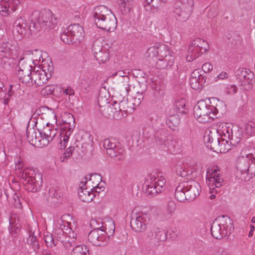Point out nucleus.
<instances>
[{"instance_id": "nucleus-31", "label": "nucleus", "mask_w": 255, "mask_h": 255, "mask_svg": "<svg viewBox=\"0 0 255 255\" xmlns=\"http://www.w3.org/2000/svg\"><path fill=\"white\" fill-rule=\"evenodd\" d=\"M114 140H115L114 138H108L105 139L103 141V146L107 150V153L110 156H115L114 148H116L117 145Z\"/></svg>"}, {"instance_id": "nucleus-30", "label": "nucleus", "mask_w": 255, "mask_h": 255, "mask_svg": "<svg viewBox=\"0 0 255 255\" xmlns=\"http://www.w3.org/2000/svg\"><path fill=\"white\" fill-rule=\"evenodd\" d=\"M157 58H167L168 59L169 56L174 57L172 55L173 52L164 44H157Z\"/></svg>"}, {"instance_id": "nucleus-60", "label": "nucleus", "mask_w": 255, "mask_h": 255, "mask_svg": "<svg viewBox=\"0 0 255 255\" xmlns=\"http://www.w3.org/2000/svg\"><path fill=\"white\" fill-rule=\"evenodd\" d=\"M5 89L4 88L3 84L0 82V100L3 99L5 95Z\"/></svg>"}, {"instance_id": "nucleus-58", "label": "nucleus", "mask_w": 255, "mask_h": 255, "mask_svg": "<svg viewBox=\"0 0 255 255\" xmlns=\"http://www.w3.org/2000/svg\"><path fill=\"white\" fill-rule=\"evenodd\" d=\"M75 149L74 146H70L69 147L66 151L64 153L65 155H66V157L68 158H70L72 153Z\"/></svg>"}, {"instance_id": "nucleus-62", "label": "nucleus", "mask_w": 255, "mask_h": 255, "mask_svg": "<svg viewBox=\"0 0 255 255\" xmlns=\"http://www.w3.org/2000/svg\"><path fill=\"white\" fill-rule=\"evenodd\" d=\"M41 139H46L47 141H48V144L50 141H51L53 139V137H49V135H47V133H44V132L43 131H41Z\"/></svg>"}, {"instance_id": "nucleus-63", "label": "nucleus", "mask_w": 255, "mask_h": 255, "mask_svg": "<svg viewBox=\"0 0 255 255\" xmlns=\"http://www.w3.org/2000/svg\"><path fill=\"white\" fill-rule=\"evenodd\" d=\"M100 183H99L96 187H94L93 192H96L98 193V194L101 192L103 191L102 188H104L103 185H102L101 186H100Z\"/></svg>"}, {"instance_id": "nucleus-59", "label": "nucleus", "mask_w": 255, "mask_h": 255, "mask_svg": "<svg viewBox=\"0 0 255 255\" xmlns=\"http://www.w3.org/2000/svg\"><path fill=\"white\" fill-rule=\"evenodd\" d=\"M118 160H122L125 158V151L123 148L118 147Z\"/></svg>"}, {"instance_id": "nucleus-13", "label": "nucleus", "mask_w": 255, "mask_h": 255, "mask_svg": "<svg viewBox=\"0 0 255 255\" xmlns=\"http://www.w3.org/2000/svg\"><path fill=\"white\" fill-rule=\"evenodd\" d=\"M236 77L241 85L245 86L244 90H249L252 88L255 75L250 69L239 68L236 71Z\"/></svg>"}, {"instance_id": "nucleus-15", "label": "nucleus", "mask_w": 255, "mask_h": 255, "mask_svg": "<svg viewBox=\"0 0 255 255\" xmlns=\"http://www.w3.org/2000/svg\"><path fill=\"white\" fill-rule=\"evenodd\" d=\"M20 3L19 0H0V14L7 16L15 11Z\"/></svg>"}, {"instance_id": "nucleus-46", "label": "nucleus", "mask_w": 255, "mask_h": 255, "mask_svg": "<svg viewBox=\"0 0 255 255\" xmlns=\"http://www.w3.org/2000/svg\"><path fill=\"white\" fill-rule=\"evenodd\" d=\"M206 44L207 43L204 40L201 38H197L193 40L189 45L196 47H199L201 49H204V51H207L209 50L208 45L207 46V48L205 47L203 48V46Z\"/></svg>"}, {"instance_id": "nucleus-28", "label": "nucleus", "mask_w": 255, "mask_h": 255, "mask_svg": "<svg viewBox=\"0 0 255 255\" xmlns=\"http://www.w3.org/2000/svg\"><path fill=\"white\" fill-rule=\"evenodd\" d=\"M202 49L189 45L186 55V60L188 62H192L194 59L199 57L202 53Z\"/></svg>"}, {"instance_id": "nucleus-54", "label": "nucleus", "mask_w": 255, "mask_h": 255, "mask_svg": "<svg viewBox=\"0 0 255 255\" xmlns=\"http://www.w3.org/2000/svg\"><path fill=\"white\" fill-rule=\"evenodd\" d=\"M23 55L29 56V55H41V51L38 49H35L34 50H26L23 53Z\"/></svg>"}, {"instance_id": "nucleus-36", "label": "nucleus", "mask_w": 255, "mask_h": 255, "mask_svg": "<svg viewBox=\"0 0 255 255\" xmlns=\"http://www.w3.org/2000/svg\"><path fill=\"white\" fill-rule=\"evenodd\" d=\"M180 121V118L178 115L173 114L168 117L166 121V125L172 130H174L177 127Z\"/></svg>"}, {"instance_id": "nucleus-7", "label": "nucleus", "mask_w": 255, "mask_h": 255, "mask_svg": "<svg viewBox=\"0 0 255 255\" xmlns=\"http://www.w3.org/2000/svg\"><path fill=\"white\" fill-rule=\"evenodd\" d=\"M83 28L79 24L69 25L61 35V40L66 44L80 43L84 38Z\"/></svg>"}, {"instance_id": "nucleus-50", "label": "nucleus", "mask_w": 255, "mask_h": 255, "mask_svg": "<svg viewBox=\"0 0 255 255\" xmlns=\"http://www.w3.org/2000/svg\"><path fill=\"white\" fill-rule=\"evenodd\" d=\"M246 132L250 135H252L255 133V123L249 122L246 126Z\"/></svg>"}, {"instance_id": "nucleus-61", "label": "nucleus", "mask_w": 255, "mask_h": 255, "mask_svg": "<svg viewBox=\"0 0 255 255\" xmlns=\"http://www.w3.org/2000/svg\"><path fill=\"white\" fill-rule=\"evenodd\" d=\"M200 78V79L203 80L202 75L199 73V72L197 69L195 70L191 74V76L190 78Z\"/></svg>"}, {"instance_id": "nucleus-57", "label": "nucleus", "mask_w": 255, "mask_h": 255, "mask_svg": "<svg viewBox=\"0 0 255 255\" xmlns=\"http://www.w3.org/2000/svg\"><path fill=\"white\" fill-rule=\"evenodd\" d=\"M134 99L135 100L137 99V102L134 103V105H138L140 104L141 100L143 99V96L142 95V93L141 92L140 94L139 93V92H137L136 93V95L134 97Z\"/></svg>"}, {"instance_id": "nucleus-34", "label": "nucleus", "mask_w": 255, "mask_h": 255, "mask_svg": "<svg viewBox=\"0 0 255 255\" xmlns=\"http://www.w3.org/2000/svg\"><path fill=\"white\" fill-rule=\"evenodd\" d=\"M69 122H64L63 123L64 127L62 128V131L65 130L67 131V134L70 135L71 133L73 132L75 125V119L73 116L71 114H69Z\"/></svg>"}, {"instance_id": "nucleus-40", "label": "nucleus", "mask_w": 255, "mask_h": 255, "mask_svg": "<svg viewBox=\"0 0 255 255\" xmlns=\"http://www.w3.org/2000/svg\"><path fill=\"white\" fill-rule=\"evenodd\" d=\"M12 45L8 42H2L0 45V52L4 54L3 56L8 58L12 54Z\"/></svg>"}, {"instance_id": "nucleus-56", "label": "nucleus", "mask_w": 255, "mask_h": 255, "mask_svg": "<svg viewBox=\"0 0 255 255\" xmlns=\"http://www.w3.org/2000/svg\"><path fill=\"white\" fill-rule=\"evenodd\" d=\"M249 150H251V152H249L247 154V157H248L251 161L255 162V148H251Z\"/></svg>"}, {"instance_id": "nucleus-45", "label": "nucleus", "mask_w": 255, "mask_h": 255, "mask_svg": "<svg viewBox=\"0 0 255 255\" xmlns=\"http://www.w3.org/2000/svg\"><path fill=\"white\" fill-rule=\"evenodd\" d=\"M157 44L156 43L153 46L149 47L145 53L146 56L151 58V59L157 58L158 52H157Z\"/></svg>"}, {"instance_id": "nucleus-39", "label": "nucleus", "mask_w": 255, "mask_h": 255, "mask_svg": "<svg viewBox=\"0 0 255 255\" xmlns=\"http://www.w3.org/2000/svg\"><path fill=\"white\" fill-rule=\"evenodd\" d=\"M186 101L184 98H180L176 100L174 102V108L177 113H181L182 114H186Z\"/></svg>"}, {"instance_id": "nucleus-55", "label": "nucleus", "mask_w": 255, "mask_h": 255, "mask_svg": "<svg viewBox=\"0 0 255 255\" xmlns=\"http://www.w3.org/2000/svg\"><path fill=\"white\" fill-rule=\"evenodd\" d=\"M202 69L205 73L209 72L213 69V66L210 63H204L202 67Z\"/></svg>"}, {"instance_id": "nucleus-20", "label": "nucleus", "mask_w": 255, "mask_h": 255, "mask_svg": "<svg viewBox=\"0 0 255 255\" xmlns=\"http://www.w3.org/2000/svg\"><path fill=\"white\" fill-rule=\"evenodd\" d=\"M27 21L24 18L18 17L13 24V30L22 36L25 35L27 33L31 35L29 32V27L27 28Z\"/></svg>"}, {"instance_id": "nucleus-25", "label": "nucleus", "mask_w": 255, "mask_h": 255, "mask_svg": "<svg viewBox=\"0 0 255 255\" xmlns=\"http://www.w3.org/2000/svg\"><path fill=\"white\" fill-rule=\"evenodd\" d=\"M93 49L94 51V56L99 63H105L109 60V54L105 48H102L99 50L98 48H96V44H94L93 46Z\"/></svg>"}, {"instance_id": "nucleus-3", "label": "nucleus", "mask_w": 255, "mask_h": 255, "mask_svg": "<svg viewBox=\"0 0 255 255\" xmlns=\"http://www.w3.org/2000/svg\"><path fill=\"white\" fill-rule=\"evenodd\" d=\"M94 23L99 28L113 31L117 27V20L113 12L104 5L95 7L93 12Z\"/></svg>"}, {"instance_id": "nucleus-18", "label": "nucleus", "mask_w": 255, "mask_h": 255, "mask_svg": "<svg viewBox=\"0 0 255 255\" xmlns=\"http://www.w3.org/2000/svg\"><path fill=\"white\" fill-rule=\"evenodd\" d=\"M175 172L177 176L186 177L192 173V167L187 162L179 161L175 165Z\"/></svg>"}, {"instance_id": "nucleus-23", "label": "nucleus", "mask_w": 255, "mask_h": 255, "mask_svg": "<svg viewBox=\"0 0 255 255\" xmlns=\"http://www.w3.org/2000/svg\"><path fill=\"white\" fill-rule=\"evenodd\" d=\"M220 138V137L218 134L210 131L207 136H204L205 143L208 148L215 151L217 147H219L218 142Z\"/></svg>"}, {"instance_id": "nucleus-47", "label": "nucleus", "mask_w": 255, "mask_h": 255, "mask_svg": "<svg viewBox=\"0 0 255 255\" xmlns=\"http://www.w3.org/2000/svg\"><path fill=\"white\" fill-rule=\"evenodd\" d=\"M72 253H76V254H84V255H89V250L85 245L76 246L72 250Z\"/></svg>"}, {"instance_id": "nucleus-29", "label": "nucleus", "mask_w": 255, "mask_h": 255, "mask_svg": "<svg viewBox=\"0 0 255 255\" xmlns=\"http://www.w3.org/2000/svg\"><path fill=\"white\" fill-rule=\"evenodd\" d=\"M232 131H233L232 128L226 123H221L218 126V128L215 130L220 137L224 136L228 138L231 136Z\"/></svg>"}, {"instance_id": "nucleus-38", "label": "nucleus", "mask_w": 255, "mask_h": 255, "mask_svg": "<svg viewBox=\"0 0 255 255\" xmlns=\"http://www.w3.org/2000/svg\"><path fill=\"white\" fill-rule=\"evenodd\" d=\"M218 142V146L217 147L215 152H227L230 148V145L229 144V141L225 138L220 137Z\"/></svg>"}, {"instance_id": "nucleus-48", "label": "nucleus", "mask_w": 255, "mask_h": 255, "mask_svg": "<svg viewBox=\"0 0 255 255\" xmlns=\"http://www.w3.org/2000/svg\"><path fill=\"white\" fill-rule=\"evenodd\" d=\"M44 241L47 247L52 248L53 246H56L58 244V241L55 240L51 234H47L44 236Z\"/></svg>"}, {"instance_id": "nucleus-32", "label": "nucleus", "mask_w": 255, "mask_h": 255, "mask_svg": "<svg viewBox=\"0 0 255 255\" xmlns=\"http://www.w3.org/2000/svg\"><path fill=\"white\" fill-rule=\"evenodd\" d=\"M9 221L10 224L9 230L10 232H12V234H14L13 232H14V234H15L17 231L20 230L21 227L17 215L16 214L11 215L10 217Z\"/></svg>"}, {"instance_id": "nucleus-49", "label": "nucleus", "mask_w": 255, "mask_h": 255, "mask_svg": "<svg viewBox=\"0 0 255 255\" xmlns=\"http://www.w3.org/2000/svg\"><path fill=\"white\" fill-rule=\"evenodd\" d=\"M126 93L123 91V92H118L116 93V95L115 96L116 101L114 102V103L118 105V104L119 103V102H122L125 99H128V98L127 97Z\"/></svg>"}, {"instance_id": "nucleus-27", "label": "nucleus", "mask_w": 255, "mask_h": 255, "mask_svg": "<svg viewBox=\"0 0 255 255\" xmlns=\"http://www.w3.org/2000/svg\"><path fill=\"white\" fill-rule=\"evenodd\" d=\"M34 75L35 76L34 80V84L38 86H43V84L46 83L49 79L51 78L50 74L46 73L45 69L38 74L35 73Z\"/></svg>"}, {"instance_id": "nucleus-1", "label": "nucleus", "mask_w": 255, "mask_h": 255, "mask_svg": "<svg viewBox=\"0 0 255 255\" xmlns=\"http://www.w3.org/2000/svg\"><path fill=\"white\" fill-rule=\"evenodd\" d=\"M57 19L53 16L49 9H43L34 11L31 16V22L29 24V32L32 35H36L42 29L44 30L54 28Z\"/></svg>"}, {"instance_id": "nucleus-17", "label": "nucleus", "mask_w": 255, "mask_h": 255, "mask_svg": "<svg viewBox=\"0 0 255 255\" xmlns=\"http://www.w3.org/2000/svg\"><path fill=\"white\" fill-rule=\"evenodd\" d=\"M146 219L140 214H133L130 220V226L131 229L136 232H141L146 229Z\"/></svg>"}, {"instance_id": "nucleus-5", "label": "nucleus", "mask_w": 255, "mask_h": 255, "mask_svg": "<svg viewBox=\"0 0 255 255\" xmlns=\"http://www.w3.org/2000/svg\"><path fill=\"white\" fill-rule=\"evenodd\" d=\"M232 228V220L227 216H223L217 218L212 224L211 232L212 235L216 239L220 240L227 236V229Z\"/></svg>"}, {"instance_id": "nucleus-9", "label": "nucleus", "mask_w": 255, "mask_h": 255, "mask_svg": "<svg viewBox=\"0 0 255 255\" xmlns=\"http://www.w3.org/2000/svg\"><path fill=\"white\" fill-rule=\"evenodd\" d=\"M166 181L162 176L155 177L154 175L148 176L144 183L145 192L149 195L155 196L165 188Z\"/></svg>"}, {"instance_id": "nucleus-14", "label": "nucleus", "mask_w": 255, "mask_h": 255, "mask_svg": "<svg viewBox=\"0 0 255 255\" xmlns=\"http://www.w3.org/2000/svg\"><path fill=\"white\" fill-rule=\"evenodd\" d=\"M26 136L29 142L35 147H42L48 144V140L41 139V132L33 128L27 129Z\"/></svg>"}, {"instance_id": "nucleus-37", "label": "nucleus", "mask_w": 255, "mask_h": 255, "mask_svg": "<svg viewBox=\"0 0 255 255\" xmlns=\"http://www.w3.org/2000/svg\"><path fill=\"white\" fill-rule=\"evenodd\" d=\"M118 2L123 14L127 15L129 13L132 4L129 0H118Z\"/></svg>"}, {"instance_id": "nucleus-21", "label": "nucleus", "mask_w": 255, "mask_h": 255, "mask_svg": "<svg viewBox=\"0 0 255 255\" xmlns=\"http://www.w3.org/2000/svg\"><path fill=\"white\" fill-rule=\"evenodd\" d=\"M251 163V161L247 157L243 156L238 157L236 163L237 176H242L246 174L247 168L249 167Z\"/></svg>"}, {"instance_id": "nucleus-35", "label": "nucleus", "mask_w": 255, "mask_h": 255, "mask_svg": "<svg viewBox=\"0 0 255 255\" xmlns=\"http://www.w3.org/2000/svg\"><path fill=\"white\" fill-rule=\"evenodd\" d=\"M249 167L246 172V174L239 177L242 181H249L255 176V162L252 161Z\"/></svg>"}, {"instance_id": "nucleus-41", "label": "nucleus", "mask_w": 255, "mask_h": 255, "mask_svg": "<svg viewBox=\"0 0 255 255\" xmlns=\"http://www.w3.org/2000/svg\"><path fill=\"white\" fill-rule=\"evenodd\" d=\"M118 109L121 114H123V112L128 113L130 112L133 109L131 108V104L128 103V99H125L123 102H119L118 104Z\"/></svg>"}, {"instance_id": "nucleus-64", "label": "nucleus", "mask_w": 255, "mask_h": 255, "mask_svg": "<svg viewBox=\"0 0 255 255\" xmlns=\"http://www.w3.org/2000/svg\"><path fill=\"white\" fill-rule=\"evenodd\" d=\"M43 131L44 132V133H47V135H49V137H50V138H54V136L55 135V133H53V134L52 133V132H53L54 131L50 129H48L47 128H44Z\"/></svg>"}, {"instance_id": "nucleus-4", "label": "nucleus", "mask_w": 255, "mask_h": 255, "mask_svg": "<svg viewBox=\"0 0 255 255\" xmlns=\"http://www.w3.org/2000/svg\"><path fill=\"white\" fill-rule=\"evenodd\" d=\"M20 182L25 187V189L31 192H37L42 186V175L33 171L27 172L26 170L19 174Z\"/></svg>"}, {"instance_id": "nucleus-2", "label": "nucleus", "mask_w": 255, "mask_h": 255, "mask_svg": "<svg viewBox=\"0 0 255 255\" xmlns=\"http://www.w3.org/2000/svg\"><path fill=\"white\" fill-rule=\"evenodd\" d=\"M201 187L196 180H183L180 182L175 191V197L181 202L194 201L200 195Z\"/></svg>"}, {"instance_id": "nucleus-42", "label": "nucleus", "mask_w": 255, "mask_h": 255, "mask_svg": "<svg viewBox=\"0 0 255 255\" xmlns=\"http://www.w3.org/2000/svg\"><path fill=\"white\" fill-rule=\"evenodd\" d=\"M26 243L36 253H38L40 245L36 236H29L27 239Z\"/></svg>"}, {"instance_id": "nucleus-16", "label": "nucleus", "mask_w": 255, "mask_h": 255, "mask_svg": "<svg viewBox=\"0 0 255 255\" xmlns=\"http://www.w3.org/2000/svg\"><path fill=\"white\" fill-rule=\"evenodd\" d=\"M147 238L151 244L158 246L160 242L164 241L167 239V233L162 229L155 228L148 233Z\"/></svg>"}, {"instance_id": "nucleus-6", "label": "nucleus", "mask_w": 255, "mask_h": 255, "mask_svg": "<svg viewBox=\"0 0 255 255\" xmlns=\"http://www.w3.org/2000/svg\"><path fill=\"white\" fill-rule=\"evenodd\" d=\"M218 112L217 107L207 104L204 100L198 101L194 108V116L198 121L206 123L214 119L211 115L215 116Z\"/></svg>"}, {"instance_id": "nucleus-8", "label": "nucleus", "mask_w": 255, "mask_h": 255, "mask_svg": "<svg viewBox=\"0 0 255 255\" xmlns=\"http://www.w3.org/2000/svg\"><path fill=\"white\" fill-rule=\"evenodd\" d=\"M96 223L95 219H92L90 224L94 230H92L88 235L89 241L94 246L97 247H104L106 246L109 240V237L105 234L103 230L101 229V227L98 226L96 227L95 224Z\"/></svg>"}, {"instance_id": "nucleus-12", "label": "nucleus", "mask_w": 255, "mask_h": 255, "mask_svg": "<svg viewBox=\"0 0 255 255\" xmlns=\"http://www.w3.org/2000/svg\"><path fill=\"white\" fill-rule=\"evenodd\" d=\"M220 170L218 166H213L208 168L207 170V179L208 184L210 190H215L218 193L217 190L222 186L223 178L220 177Z\"/></svg>"}, {"instance_id": "nucleus-19", "label": "nucleus", "mask_w": 255, "mask_h": 255, "mask_svg": "<svg viewBox=\"0 0 255 255\" xmlns=\"http://www.w3.org/2000/svg\"><path fill=\"white\" fill-rule=\"evenodd\" d=\"M88 178L85 177L86 181L83 184L82 181L81 183L82 184L78 189V195L79 199L83 202L89 203L93 200L96 196L95 193L93 192V189L91 191L88 190L87 188H84L86 183L87 181Z\"/></svg>"}, {"instance_id": "nucleus-33", "label": "nucleus", "mask_w": 255, "mask_h": 255, "mask_svg": "<svg viewBox=\"0 0 255 255\" xmlns=\"http://www.w3.org/2000/svg\"><path fill=\"white\" fill-rule=\"evenodd\" d=\"M23 73V70H19L18 73L20 79L22 80V83L26 84L28 86L33 85L34 82L33 77L31 75V70H29L28 71L26 72L24 75Z\"/></svg>"}, {"instance_id": "nucleus-26", "label": "nucleus", "mask_w": 255, "mask_h": 255, "mask_svg": "<svg viewBox=\"0 0 255 255\" xmlns=\"http://www.w3.org/2000/svg\"><path fill=\"white\" fill-rule=\"evenodd\" d=\"M169 59L167 58H157L154 60L156 61V68L159 69H164L170 68L173 66L174 63V57H168Z\"/></svg>"}, {"instance_id": "nucleus-51", "label": "nucleus", "mask_w": 255, "mask_h": 255, "mask_svg": "<svg viewBox=\"0 0 255 255\" xmlns=\"http://www.w3.org/2000/svg\"><path fill=\"white\" fill-rule=\"evenodd\" d=\"M228 138L229 139L230 144L233 146L236 145L237 144L239 143L241 140V138L240 137L233 134V131H232L231 135L230 136V137H228Z\"/></svg>"}, {"instance_id": "nucleus-22", "label": "nucleus", "mask_w": 255, "mask_h": 255, "mask_svg": "<svg viewBox=\"0 0 255 255\" xmlns=\"http://www.w3.org/2000/svg\"><path fill=\"white\" fill-rule=\"evenodd\" d=\"M60 196L56 190L52 188L49 189L47 194L45 193L44 200L49 206L55 207L60 202Z\"/></svg>"}, {"instance_id": "nucleus-43", "label": "nucleus", "mask_w": 255, "mask_h": 255, "mask_svg": "<svg viewBox=\"0 0 255 255\" xmlns=\"http://www.w3.org/2000/svg\"><path fill=\"white\" fill-rule=\"evenodd\" d=\"M202 80L200 78H190V83L191 88L195 90L201 89L205 84V81L203 82Z\"/></svg>"}, {"instance_id": "nucleus-52", "label": "nucleus", "mask_w": 255, "mask_h": 255, "mask_svg": "<svg viewBox=\"0 0 255 255\" xmlns=\"http://www.w3.org/2000/svg\"><path fill=\"white\" fill-rule=\"evenodd\" d=\"M167 209L170 214L173 213L176 209V203L173 201H169L168 202Z\"/></svg>"}, {"instance_id": "nucleus-44", "label": "nucleus", "mask_w": 255, "mask_h": 255, "mask_svg": "<svg viewBox=\"0 0 255 255\" xmlns=\"http://www.w3.org/2000/svg\"><path fill=\"white\" fill-rule=\"evenodd\" d=\"M102 225H103L101 226V227H104L105 230H104V231L105 232L106 235L108 234L107 232H108L110 234L114 233L115 229V226L114 221L113 220L110 219L107 221V223H102Z\"/></svg>"}, {"instance_id": "nucleus-53", "label": "nucleus", "mask_w": 255, "mask_h": 255, "mask_svg": "<svg viewBox=\"0 0 255 255\" xmlns=\"http://www.w3.org/2000/svg\"><path fill=\"white\" fill-rule=\"evenodd\" d=\"M60 135L61 136H63V138L62 140H60V143L62 144L63 142V145L65 146V144L67 143L70 135H69V134H67V131L65 130H64V131H61Z\"/></svg>"}, {"instance_id": "nucleus-10", "label": "nucleus", "mask_w": 255, "mask_h": 255, "mask_svg": "<svg viewBox=\"0 0 255 255\" xmlns=\"http://www.w3.org/2000/svg\"><path fill=\"white\" fill-rule=\"evenodd\" d=\"M104 98L102 96H99L98 99V104L100 107V112L106 118L114 119L119 120L124 118V115L121 114L118 111V105L110 103L107 102L108 99L106 100V102H103Z\"/></svg>"}, {"instance_id": "nucleus-24", "label": "nucleus", "mask_w": 255, "mask_h": 255, "mask_svg": "<svg viewBox=\"0 0 255 255\" xmlns=\"http://www.w3.org/2000/svg\"><path fill=\"white\" fill-rule=\"evenodd\" d=\"M169 132L165 128L158 130L154 135V141L157 145L166 146L168 143Z\"/></svg>"}, {"instance_id": "nucleus-11", "label": "nucleus", "mask_w": 255, "mask_h": 255, "mask_svg": "<svg viewBox=\"0 0 255 255\" xmlns=\"http://www.w3.org/2000/svg\"><path fill=\"white\" fill-rule=\"evenodd\" d=\"M194 5L193 0H176L173 4L174 12L177 14V19L184 21L190 16Z\"/></svg>"}]
</instances>
